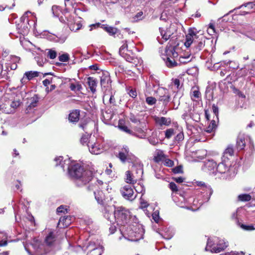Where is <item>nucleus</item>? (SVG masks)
Wrapping results in <instances>:
<instances>
[{
    "mask_svg": "<svg viewBox=\"0 0 255 255\" xmlns=\"http://www.w3.org/2000/svg\"><path fill=\"white\" fill-rule=\"evenodd\" d=\"M114 216L118 224L123 226L120 229L121 232H126L125 234L128 235L132 238L129 239V240L137 241L143 238L144 230L140 225L138 226V233L136 231V228L134 229V231L132 229L129 231L125 230V225L128 223L130 217V212L128 209L123 207H117L114 211Z\"/></svg>",
    "mask_w": 255,
    "mask_h": 255,
    "instance_id": "obj_1",
    "label": "nucleus"
},
{
    "mask_svg": "<svg viewBox=\"0 0 255 255\" xmlns=\"http://www.w3.org/2000/svg\"><path fill=\"white\" fill-rule=\"evenodd\" d=\"M55 241V237L53 232H50L46 237L44 243L34 239L30 244L25 245L24 248L30 255H42L51 251Z\"/></svg>",
    "mask_w": 255,
    "mask_h": 255,
    "instance_id": "obj_2",
    "label": "nucleus"
},
{
    "mask_svg": "<svg viewBox=\"0 0 255 255\" xmlns=\"http://www.w3.org/2000/svg\"><path fill=\"white\" fill-rule=\"evenodd\" d=\"M68 172L70 176L76 180L78 186L85 185L94 179L90 171L84 170L82 166L74 162L68 166Z\"/></svg>",
    "mask_w": 255,
    "mask_h": 255,
    "instance_id": "obj_3",
    "label": "nucleus"
},
{
    "mask_svg": "<svg viewBox=\"0 0 255 255\" xmlns=\"http://www.w3.org/2000/svg\"><path fill=\"white\" fill-rule=\"evenodd\" d=\"M228 246L227 243L224 240L215 237L208 239L205 249L211 253H218L224 250Z\"/></svg>",
    "mask_w": 255,
    "mask_h": 255,
    "instance_id": "obj_4",
    "label": "nucleus"
},
{
    "mask_svg": "<svg viewBox=\"0 0 255 255\" xmlns=\"http://www.w3.org/2000/svg\"><path fill=\"white\" fill-rule=\"evenodd\" d=\"M92 183L89 185V190L93 191L95 197L99 204H102L104 199L103 193L100 189L102 186L103 182L101 180L94 178L91 181Z\"/></svg>",
    "mask_w": 255,
    "mask_h": 255,
    "instance_id": "obj_5",
    "label": "nucleus"
},
{
    "mask_svg": "<svg viewBox=\"0 0 255 255\" xmlns=\"http://www.w3.org/2000/svg\"><path fill=\"white\" fill-rule=\"evenodd\" d=\"M87 146L89 151L93 154H99L104 150V145L100 140L89 141Z\"/></svg>",
    "mask_w": 255,
    "mask_h": 255,
    "instance_id": "obj_6",
    "label": "nucleus"
},
{
    "mask_svg": "<svg viewBox=\"0 0 255 255\" xmlns=\"http://www.w3.org/2000/svg\"><path fill=\"white\" fill-rule=\"evenodd\" d=\"M120 191L123 197L125 199L130 201L134 200L136 197V194L134 193L133 188L128 185L122 187Z\"/></svg>",
    "mask_w": 255,
    "mask_h": 255,
    "instance_id": "obj_7",
    "label": "nucleus"
},
{
    "mask_svg": "<svg viewBox=\"0 0 255 255\" xmlns=\"http://www.w3.org/2000/svg\"><path fill=\"white\" fill-rule=\"evenodd\" d=\"M123 45L119 49L120 55L125 58L126 61L129 62H132L133 56L132 53L128 49V44L127 41H123Z\"/></svg>",
    "mask_w": 255,
    "mask_h": 255,
    "instance_id": "obj_8",
    "label": "nucleus"
},
{
    "mask_svg": "<svg viewBox=\"0 0 255 255\" xmlns=\"http://www.w3.org/2000/svg\"><path fill=\"white\" fill-rule=\"evenodd\" d=\"M198 38V35L194 28H190L188 30V32L186 35L184 45L187 47H189L192 44H194L195 41Z\"/></svg>",
    "mask_w": 255,
    "mask_h": 255,
    "instance_id": "obj_9",
    "label": "nucleus"
},
{
    "mask_svg": "<svg viewBox=\"0 0 255 255\" xmlns=\"http://www.w3.org/2000/svg\"><path fill=\"white\" fill-rule=\"evenodd\" d=\"M118 157L123 162H125L129 159H133L134 157L129 152L127 146H124L119 153Z\"/></svg>",
    "mask_w": 255,
    "mask_h": 255,
    "instance_id": "obj_10",
    "label": "nucleus"
},
{
    "mask_svg": "<svg viewBox=\"0 0 255 255\" xmlns=\"http://www.w3.org/2000/svg\"><path fill=\"white\" fill-rule=\"evenodd\" d=\"M156 94L159 97V101L162 102L165 105L169 102L170 97L166 89L159 87L156 90Z\"/></svg>",
    "mask_w": 255,
    "mask_h": 255,
    "instance_id": "obj_11",
    "label": "nucleus"
},
{
    "mask_svg": "<svg viewBox=\"0 0 255 255\" xmlns=\"http://www.w3.org/2000/svg\"><path fill=\"white\" fill-rule=\"evenodd\" d=\"M217 163L213 160H208L205 162L203 170L209 174H216Z\"/></svg>",
    "mask_w": 255,
    "mask_h": 255,
    "instance_id": "obj_12",
    "label": "nucleus"
},
{
    "mask_svg": "<svg viewBox=\"0 0 255 255\" xmlns=\"http://www.w3.org/2000/svg\"><path fill=\"white\" fill-rule=\"evenodd\" d=\"M66 17L67 18L66 23L71 31L76 32L81 29L82 27V24L80 21H75L74 17L72 16H69V17Z\"/></svg>",
    "mask_w": 255,
    "mask_h": 255,
    "instance_id": "obj_13",
    "label": "nucleus"
},
{
    "mask_svg": "<svg viewBox=\"0 0 255 255\" xmlns=\"http://www.w3.org/2000/svg\"><path fill=\"white\" fill-rule=\"evenodd\" d=\"M230 164L228 160L226 161L222 159V162L217 164L216 173L218 172L221 174L225 173L227 171H229Z\"/></svg>",
    "mask_w": 255,
    "mask_h": 255,
    "instance_id": "obj_14",
    "label": "nucleus"
},
{
    "mask_svg": "<svg viewBox=\"0 0 255 255\" xmlns=\"http://www.w3.org/2000/svg\"><path fill=\"white\" fill-rule=\"evenodd\" d=\"M205 38L202 35H198V38L195 41L193 45L194 52H198L200 51L205 46Z\"/></svg>",
    "mask_w": 255,
    "mask_h": 255,
    "instance_id": "obj_15",
    "label": "nucleus"
},
{
    "mask_svg": "<svg viewBox=\"0 0 255 255\" xmlns=\"http://www.w3.org/2000/svg\"><path fill=\"white\" fill-rule=\"evenodd\" d=\"M159 29L161 38H160L159 37H158L157 40L159 43L163 44L164 42L166 41L170 38L172 34L170 31H166L162 28H159Z\"/></svg>",
    "mask_w": 255,
    "mask_h": 255,
    "instance_id": "obj_16",
    "label": "nucleus"
},
{
    "mask_svg": "<svg viewBox=\"0 0 255 255\" xmlns=\"http://www.w3.org/2000/svg\"><path fill=\"white\" fill-rule=\"evenodd\" d=\"M73 218L70 216L61 217L58 222V225L61 226V228H65L69 226L71 223Z\"/></svg>",
    "mask_w": 255,
    "mask_h": 255,
    "instance_id": "obj_17",
    "label": "nucleus"
},
{
    "mask_svg": "<svg viewBox=\"0 0 255 255\" xmlns=\"http://www.w3.org/2000/svg\"><path fill=\"white\" fill-rule=\"evenodd\" d=\"M154 120L155 123L160 126H168L171 124V120L169 118L155 117Z\"/></svg>",
    "mask_w": 255,
    "mask_h": 255,
    "instance_id": "obj_18",
    "label": "nucleus"
},
{
    "mask_svg": "<svg viewBox=\"0 0 255 255\" xmlns=\"http://www.w3.org/2000/svg\"><path fill=\"white\" fill-rule=\"evenodd\" d=\"M80 111L75 110L72 111L69 115V120L71 123H77L79 120Z\"/></svg>",
    "mask_w": 255,
    "mask_h": 255,
    "instance_id": "obj_19",
    "label": "nucleus"
},
{
    "mask_svg": "<svg viewBox=\"0 0 255 255\" xmlns=\"http://www.w3.org/2000/svg\"><path fill=\"white\" fill-rule=\"evenodd\" d=\"M38 102V98L37 96H34L29 100V104L26 109L27 113L31 112V110L36 107Z\"/></svg>",
    "mask_w": 255,
    "mask_h": 255,
    "instance_id": "obj_20",
    "label": "nucleus"
},
{
    "mask_svg": "<svg viewBox=\"0 0 255 255\" xmlns=\"http://www.w3.org/2000/svg\"><path fill=\"white\" fill-rule=\"evenodd\" d=\"M166 157L163 151L160 149H157L154 153L153 160L155 162H159L163 161Z\"/></svg>",
    "mask_w": 255,
    "mask_h": 255,
    "instance_id": "obj_21",
    "label": "nucleus"
},
{
    "mask_svg": "<svg viewBox=\"0 0 255 255\" xmlns=\"http://www.w3.org/2000/svg\"><path fill=\"white\" fill-rule=\"evenodd\" d=\"M192 199L191 198L188 199V200L186 199L184 197L180 195V198L179 199V202H176L177 205L181 207V208H186L187 209H189L186 206H185V203H187L188 204H190L192 201Z\"/></svg>",
    "mask_w": 255,
    "mask_h": 255,
    "instance_id": "obj_22",
    "label": "nucleus"
},
{
    "mask_svg": "<svg viewBox=\"0 0 255 255\" xmlns=\"http://www.w3.org/2000/svg\"><path fill=\"white\" fill-rule=\"evenodd\" d=\"M234 154V149L232 146H228L223 153L222 159L223 161L229 160V158L228 156H232Z\"/></svg>",
    "mask_w": 255,
    "mask_h": 255,
    "instance_id": "obj_23",
    "label": "nucleus"
},
{
    "mask_svg": "<svg viewBox=\"0 0 255 255\" xmlns=\"http://www.w3.org/2000/svg\"><path fill=\"white\" fill-rule=\"evenodd\" d=\"M126 182L129 184H134L136 182V177L130 171H127L126 172Z\"/></svg>",
    "mask_w": 255,
    "mask_h": 255,
    "instance_id": "obj_24",
    "label": "nucleus"
},
{
    "mask_svg": "<svg viewBox=\"0 0 255 255\" xmlns=\"http://www.w3.org/2000/svg\"><path fill=\"white\" fill-rule=\"evenodd\" d=\"M195 183L198 186L204 188H205L206 191L207 193L209 194V197L208 198V200L210 199L211 196L212 195L213 191L212 189L210 186H207L205 183L202 181H196Z\"/></svg>",
    "mask_w": 255,
    "mask_h": 255,
    "instance_id": "obj_25",
    "label": "nucleus"
},
{
    "mask_svg": "<svg viewBox=\"0 0 255 255\" xmlns=\"http://www.w3.org/2000/svg\"><path fill=\"white\" fill-rule=\"evenodd\" d=\"M88 84L90 89L91 91L93 93H94L96 91V87H97V81L93 77H89L88 78Z\"/></svg>",
    "mask_w": 255,
    "mask_h": 255,
    "instance_id": "obj_26",
    "label": "nucleus"
},
{
    "mask_svg": "<svg viewBox=\"0 0 255 255\" xmlns=\"http://www.w3.org/2000/svg\"><path fill=\"white\" fill-rule=\"evenodd\" d=\"M246 138L243 135H240L237 140V147L239 150H242L244 148L246 145Z\"/></svg>",
    "mask_w": 255,
    "mask_h": 255,
    "instance_id": "obj_27",
    "label": "nucleus"
},
{
    "mask_svg": "<svg viewBox=\"0 0 255 255\" xmlns=\"http://www.w3.org/2000/svg\"><path fill=\"white\" fill-rule=\"evenodd\" d=\"M165 53L167 56H169L171 57L173 59H175V58H177L178 57V53L175 51V48H171L166 49L165 50Z\"/></svg>",
    "mask_w": 255,
    "mask_h": 255,
    "instance_id": "obj_28",
    "label": "nucleus"
},
{
    "mask_svg": "<svg viewBox=\"0 0 255 255\" xmlns=\"http://www.w3.org/2000/svg\"><path fill=\"white\" fill-rule=\"evenodd\" d=\"M103 26L104 29L110 35L114 36L119 31V30L117 28L108 25L105 26L103 25Z\"/></svg>",
    "mask_w": 255,
    "mask_h": 255,
    "instance_id": "obj_29",
    "label": "nucleus"
},
{
    "mask_svg": "<svg viewBox=\"0 0 255 255\" xmlns=\"http://www.w3.org/2000/svg\"><path fill=\"white\" fill-rule=\"evenodd\" d=\"M148 141L150 144L155 145L159 142V139L157 138V133L153 132L151 135L148 138Z\"/></svg>",
    "mask_w": 255,
    "mask_h": 255,
    "instance_id": "obj_30",
    "label": "nucleus"
},
{
    "mask_svg": "<svg viewBox=\"0 0 255 255\" xmlns=\"http://www.w3.org/2000/svg\"><path fill=\"white\" fill-rule=\"evenodd\" d=\"M24 75L27 81H29L35 77H38L39 76V73L37 71H30L26 72Z\"/></svg>",
    "mask_w": 255,
    "mask_h": 255,
    "instance_id": "obj_31",
    "label": "nucleus"
},
{
    "mask_svg": "<svg viewBox=\"0 0 255 255\" xmlns=\"http://www.w3.org/2000/svg\"><path fill=\"white\" fill-rule=\"evenodd\" d=\"M103 252V248L99 246L92 250L87 255H101Z\"/></svg>",
    "mask_w": 255,
    "mask_h": 255,
    "instance_id": "obj_32",
    "label": "nucleus"
},
{
    "mask_svg": "<svg viewBox=\"0 0 255 255\" xmlns=\"http://www.w3.org/2000/svg\"><path fill=\"white\" fill-rule=\"evenodd\" d=\"M103 102H105L106 101H109L110 103L115 104L116 101L114 96L111 94H108L105 93L103 98Z\"/></svg>",
    "mask_w": 255,
    "mask_h": 255,
    "instance_id": "obj_33",
    "label": "nucleus"
},
{
    "mask_svg": "<svg viewBox=\"0 0 255 255\" xmlns=\"http://www.w3.org/2000/svg\"><path fill=\"white\" fill-rule=\"evenodd\" d=\"M217 128L216 122L215 120H212L209 126L205 130V131L207 133H212Z\"/></svg>",
    "mask_w": 255,
    "mask_h": 255,
    "instance_id": "obj_34",
    "label": "nucleus"
},
{
    "mask_svg": "<svg viewBox=\"0 0 255 255\" xmlns=\"http://www.w3.org/2000/svg\"><path fill=\"white\" fill-rule=\"evenodd\" d=\"M166 64L168 67H173L176 66L177 63L175 59L166 56Z\"/></svg>",
    "mask_w": 255,
    "mask_h": 255,
    "instance_id": "obj_35",
    "label": "nucleus"
},
{
    "mask_svg": "<svg viewBox=\"0 0 255 255\" xmlns=\"http://www.w3.org/2000/svg\"><path fill=\"white\" fill-rule=\"evenodd\" d=\"M135 167L136 168L135 173L136 174L135 177L137 180L138 178H140L142 176L143 171L142 166L140 164H138Z\"/></svg>",
    "mask_w": 255,
    "mask_h": 255,
    "instance_id": "obj_36",
    "label": "nucleus"
},
{
    "mask_svg": "<svg viewBox=\"0 0 255 255\" xmlns=\"http://www.w3.org/2000/svg\"><path fill=\"white\" fill-rule=\"evenodd\" d=\"M52 11L53 14L55 17L59 16L60 13H61V10L60 7L58 5H53L52 7Z\"/></svg>",
    "mask_w": 255,
    "mask_h": 255,
    "instance_id": "obj_37",
    "label": "nucleus"
},
{
    "mask_svg": "<svg viewBox=\"0 0 255 255\" xmlns=\"http://www.w3.org/2000/svg\"><path fill=\"white\" fill-rule=\"evenodd\" d=\"M191 60L190 55H188L186 56H180L179 58L178 61L181 63H187L188 62L190 61Z\"/></svg>",
    "mask_w": 255,
    "mask_h": 255,
    "instance_id": "obj_38",
    "label": "nucleus"
},
{
    "mask_svg": "<svg viewBox=\"0 0 255 255\" xmlns=\"http://www.w3.org/2000/svg\"><path fill=\"white\" fill-rule=\"evenodd\" d=\"M238 199L241 201H249L251 199V196L248 194H241L238 196Z\"/></svg>",
    "mask_w": 255,
    "mask_h": 255,
    "instance_id": "obj_39",
    "label": "nucleus"
},
{
    "mask_svg": "<svg viewBox=\"0 0 255 255\" xmlns=\"http://www.w3.org/2000/svg\"><path fill=\"white\" fill-rule=\"evenodd\" d=\"M136 132V136L141 138H144L146 136L145 132L140 128H137L135 129Z\"/></svg>",
    "mask_w": 255,
    "mask_h": 255,
    "instance_id": "obj_40",
    "label": "nucleus"
},
{
    "mask_svg": "<svg viewBox=\"0 0 255 255\" xmlns=\"http://www.w3.org/2000/svg\"><path fill=\"white\" fill-rule=\"evenodd\" d=\"M7 104L9 105L11 108L13 109V110L11 112H13L20 105V102L19 101H8L7 102Z\"/></svg>",
    "mask_w": 255,
    "mask_h": 255,
    "instance_id": "obj_41",
    "label": "nucleus"
},
{
    "mask_svg": "<svg viewBox=\"0 0 255 255\" xmlns=\"http://www.w3.org/2000/svg\"><path fill=\"white\" fill-rule=\"evenodd\" d=\"M110 78L107 76H105L104 77H102L101 79V84L102 85V87H109V82L110 81Z\"/></svg>",
    "mask_w": 255,
    "mask_h": 255,
    "instance_id": "obj_42",
    "label": "nucleus"
},
{
    "mask_svg": "<svg viewBox=\"0 0 255 255\" xmlns=\"http://www.w3.org/2000/svg\"><path fill=\"white\" fill-rule=\"evenodd\" d=\"M174 235V232L173 230L170 231L169 229H167L163 236V238L165 239L169 240L173 237Z\"/></svg>",
    "mask_w": 255,
    "mask_h": 255,
    "instance_id": "obj_43",
    "label": "nucleus"
},
{
    "mask_svg": "<svg viewBox=\"0 0 255 255\" xmlns=\"http://www.w3.org/2000/svg\"><path fill=\"white\" fill-rule=\"evenodd\" d=\"M11 59H12V61L13 62H14V63H12L10 65V68L11 70H15L17 68V65L16 64V62L17 61H19V57H16V56H12Z\"/></svg>",
    "mask_w": 255,
    "mask_h": 255,
    "instance_id": "obj_44",
    "label": "nucleus"
},
{
    "mask_svg": "<svg viewBox=\"0 0 255 255\" xmlns=\"http://www.w3.org/2000/svg\"><path fill=\"white\" fill-rule=\"evenodd\" d=\"M156 100L153 97H148L146 98V102L149 105H153L156 103Z\"/></svg>",
    "mask_w": 255,
    "mask_h": 255,
    "instance_id": "obj_45",
    "label": "nucleus"
},
{
    "mask_svg": "<svg viewBox=\"0 0 255 255\" xmlns=\"http://www.w3.org/2000/svg\"><path fill=\"white\" fill-rule=\"evenodd\" d=\"M177 96V94H176L174 96V97H173V101H172V102L173 103V104L174 105V108L175 109L178 108V107L180 104L179 98Z\"/></svg>",
    "mask_w": 255,
    "mask_h": 255,
    "instance_id": "obj_46",
    "label": "nucleus"
},
{
    "mask_svg": "<svg viewBox=\"0 0 255 255\" xmlns=\"http://www.w3.org/2000/svg\"><path fill=\"white\" fill-rule=\"evenodd\" d=\"M58 58L61 62H67L69 59V56L68 54L66 53L59 56Z\"/></svg>",
    "mask_w": 255,
    "mask_h": 255,
    "instance_id": "obj_47",
    "label": "nucleus"
},
{
    "mask_svg": "<svg viewBox=\"0 0 255 255\" xmlns=\"http://www.w3.org/2000/svg\"><path fill=\"white\" fill-rule=\"evenodd\" d=\"M241 227L243 229H244L245 230H247V231H253V230H255V227H254V226L253 225H245L242 224L241 226Z\"/></svg>",
    "mask_w": 255,
    "mask_h": 255,
    "instance_id": "obj_48",
    "label": "nucleus"
},
{
    "mask_svg": "<svg viewBox=\"0 0 255 255\" xmlns=\"http://www.w3.org/2000/svg\"><path fill=\"white\" fill-rule=\"evenodd\" d=\"M174 134V129L173 128L167 129L165 131V137L170 138Z\"/></svg>",
    "mask_w": 255,
    "mask_h": 255,
    "instance_id": "obj_49",
    "label": "nucleus"
},
{
    "mask_svg": "<svg viewBox=\"0 0 255 255\" xmlns=\"http://www.w3.org/2000/svg\"><path fill=\"white\" fill-rule=\"evenodd\" d=\"M57 56V53L55 50L49 49L48 52V56L51 59H53L56 58Z\"/></svg>",
    "mask_w": 255,
    "mask_h": 255,
    "instance_id": "obj_50",
    "label": "nucleus"
},
{
    "mask_svg": "<svg viewBox=\"0 0 255 255\" xmlns=\"http://www.w3.org/2000/svg\"><path fill=\"white\" fill-rule=\"evenodd\" d=\"M70 88L71 90L73 91H75L76 90L79 91L80 90V89L81 88V86L79 84L75 85L73 83H71V84H70Z\"/></svg>",
    "mask_w": 255,
    "mask_h": 255,
    "instance_id": "obj_51",
    "label": "nucleus"
},
{
    "mask_svg": "<svg viewBox=\"0 0 255 255\" xmlns=\"http://www.w3.org/2000/svg\"><path fill=\"white\" fill-rule=\"evenodd\" d=\"M63 160V157L62 156H59L56 157L54 159V161L56 162V166H57L58 165H61V167L62 168H64L63 165L62 164V161Z\"/></svg>",
    "mask_w": 255,
    "mask_h": 255,
    "instance_id": "obj_52",
    "label": "nucleus"
},
{
    "mask_svg": "<svg viewBox=\"0 0 255 255\" xmlns=\"http://www.w3.org/2000/svg\"><path fill=\"white\" fill-rule=\"evenodd\" d=\"M28 28L27 26H24L22 28H20L19 27H18V32L20 34H21L24 35L27 34L28 33Z\"/></svg>",
    "mask_w": 255,
    "mask_h": 255,
    "instance_id": "obj_53",
    "label": "nucleus"
},
{
    "mask_svg": "<svg viewBox=\"0 0 255 255\" xmlns=\"http://www.w3.org/2000/svg\"><path fill=\"white\" fill-rule=\"evenodd\" d=\"M184 139V134L182 132H180L177 134L175 137V140L178 142L183 140Z\"/></svg>",
    "mask_w": 255,
    "mask_h": 255,
    "instance_id": "obj_54",
    "label": "nucleus"
},
{
    "mask_svg": "<svg viewBox=\"0 0 255 255\" xmlns=\"http://www.w3.org/2000/svg\"><path fill=\"white\" fill-rule=\"evenodd\" d=\"M134 188L137 193H142L143 191L144 192V187L141 184H138Z\"/></svg>",
    "mask_w": 255,
    "mask_h": 255,
    "instance_id": "obj_55",
    "label": "nucleus"
},
{
    "mask_svg": "<svg viewBox=\"0 0 255 255\" xmlns=\"http://www.w3.org/2000/svg\"><path fill=\"white\" fill-rule=\"evenodd\" d=\"M200 96V93L197 90H194L191 94V98L193 99V98H199Z\"/></svg>",
    "mask_w": 255,
    "mask_h": 255,
    "instance_id": "obj_56",
    "label": "nucleus"
},
{
    "mask_svg": "<svg viewBox=\"0 0 255 255\" xmlns=\"http://www.w3.org/2000/svg\"><path fill=\"white\" fill-rule=\"evenodd\" d=\"M169 187L173 192H176L178 191V188L174 182L170 183Z\"/></svg>",
    "mask_w": 255,
    "mask_h": 255,
    "instance_id": "obj_57",
    "label": "nucleus"
},
{
    "mask_svg": "<svg viewBox=\"0 0 255 255\" xmlns=\"http://www.w3.org/2000/svg\"><path fill=\"white\" fill-rule=\"evenodd\" d=\"M243 6H245V7H249L251 9H253L255 7V3L253 2H249L241 5L238 8H240Z\"/></svg>",
    "mask_w": 255,
    "mask_h": 255,
    "instance_id": "obj_58",
    "label": "nucleus"
},
{
    "mask_svg": "<svg viewBox=\"0 0 255 255\" xmlns=\"http://www.w3.org/2000/svg\"><path fill=\"white\" fill-rule=\"evenodd\" d=\"M164 164L168 167H172L174 165V162L169 159H164Z\"/></svg>",
    "mask_w": 255,
    "mask_h": 255,
    "instance_id": "obj_59",
    "label": "nucleus"
},
{
    "mask_svg": "<svg viewBox=\"0 0 255 255\" xmlns=\"http://www.w3.org/2000/svg\"><path fill=\"white\" fill-rule=\"evenodd\" d=\"M80 142L83 145H84L85 144H86L87 145V144L88 143V142H89L88 136L86 135L83 136L81 138Z\"/></svg>",
    "mask_w": 255,
    "mask_h": 255,
    "instance_id": "obj_60",
    "label": "nucleus"
},
{
    "mask_svg": "<svg viewBox=\"0 0 255 255\" xmlns=\"http://www.w3.org/2000/svg\"><path fill=\"white\" fill-rule=\"evenodd\" d=\"M152 219L154 220V221L156 222V223H157L158 222V220H159V213L157 211H155L153 214H152Z\"/></svg>",
    "mask_w": 255,
    "mask_h": 255,
    "instance_id": "obj_61",
    "label": "nucleus"
},
{
    "mask_svg": "<svg viewBox=\"0 0 255 255\" xmlns=\"http://www.w3.org/2000/svg\"><path fill=\"white\" fill-rule=\"evenodd\" d=\"M128 94L131 97L133 98H134L137 96L136 91L133 89H131L129 90Z\"/></svg>",
    "mask_w": 255,
    "mask_h": 255,
    "instance_id": "obj_62",
    "label": "nucleus"
},
{
    "mask_svg": "<svg viewBox=\"0 0 255 255\" xmlns=\"http://www.w3.org/2000/svg\"><path fill=\"white\" fill-rule=\"evenodd\" d=\"M57 212L58 213H64L65 212H67V209L65 208L64 206L61 205L57 209Z\"/></svg>",
    "mask_w": 255,
    "mask_h": 255,
    "instance_id": "obj_63",
    "label": "nucleus"
},
{
    "mask_svg": "<svg viewBox=\"0 0 255 255\" xmlns=\"http://www.w3.org/2000/svg\"><path fill=\"white\" fill-rule=\"evenodd\" d=\"M173 171L174 173H182V167L181 166H177L173 168Z\"/></svg>",
    "mask_w": 255,
    "mask_h": 255,
    "instance_id": "obj_64",
    "label": "nucleus"
}]
</instances>
